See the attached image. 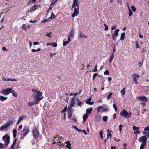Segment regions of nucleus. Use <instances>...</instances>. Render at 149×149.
Wrapping results in <instances>:
<instances>
[{"label": "nucleus", "instance_id": "1", "mask_svg": "<svg viewBox=\"0 0 149 149\" xmlns=\"http://www.w3.org/2000/svg\"><path fill=\"white\" fill-rule=\"evenodd\" d=\"M72 7L74 8V11L72 14V16L73 17H74L76 16H77L79 13V0H73Z\"/></svg>", "mask_w": 149, "mask_h": 149}, {"label": "nucleus", "instance_id": "2", "mask_svg": "<svg viewBox=\"0 0 149 149\" xmlns=\"http://www.w3.org/2000/svg\"><path fill=\"white\" fill-rule=\"evenodd\" d=\"M42 92L37 91L36 93H35L33 94V97L35 99L34 103L35 104H37L42 98L43 97L42 96Z\"/></svg>", "mask_w": 149, "mask_h": 149}, {"label": "nucleus", "instance_id": "3", "mask_svg": "<svg viewBox=\"0 0 149 149\" xmlns=\"http://www.w3.org/2000/svg\"><path fill=\"white\" fill-rule=\"evenodd\" d=\"M138 141L139 142H141L140 147V149H144L147 141V138L144 136H143L139 138Z\"/></svg>", "mask_w": 149, "mask_h": 149}, {"label": "nucleus", "instance_id": "4", "mask_svg": "<svg viewBox=\"0 0 149 149\" xmlns=\"http://www.w3.org/2000/svg\"><path fill=\"white\" fill-rule=\"evenodd\" d=\"M132 114L131 112L128 113L125 109L123 110L120 113V115L125 118H130Z\"/></svg>", "mask_w": 149, "mask_h": 149}, {"label": "nucleus", "instance_id": "5", "mask_svg": "<svg viewBox=\"0 0 149 149\" xmlns=\"http://www.w3.org/2000/svg\"><path fill=\"white\" fill-rule=\"evenodd\" d=\"M13 122V121L12 120H10L7 121L6 124L0 127V131H2L3 130L6 129L10 125L12 124Z\"/></svg>", "mask_w": 149, "mask_h": 149}, {"label": "nucleus", "instance_id": "6", "mask_svg": "<svg viewBox=\"0 0 149 149\" xmlns=\"http://www.w3.org/2000/svg\"><path fill=\"white\" fill-rule=\"evenodd\" d=\"M3 140L4 141L5 146H7L9 143L10 137L9 135H5L3 136Z\"/></svg>", "mask_w": 149, "mask_h": 149}, {"label": "nucleus", "instance_id": "7", "mask_svg": "<svg viewBox=\"0 0 149 149\" xmlns=\"http://www.w3.org/2000/svg\"><path fill=\"white\" fill-rule=\"evenodd\" d=\"M137 100L142 102H146L148 100L147 98L145 96H139L137 97Z\"/></svg>", "mask_w": 149, "mask_h": 149}, {"label": "nucleus", "instance_id": "8", "mask_svg": "<svg viewBox=\"0 0 149 149\" xmlns=\"http://www.w3.org/2000/svg\"><path fill=\"white\" fill-rule=\"evenodd\" d=\"M12 90V88H8L6 89L3 90L2 91V93L3 95H6L11 93Z\"/></svg>", "mask_w": 149, "mask_h": 149}, {"label": "nucleus", "instance_id": "9", "mask_svg": "<svg viewBox=\"0 0 149 149\" xmlns=\"http://www.w3.org/2000/svg\"><path fill=\"white\" fill-rule=\"evenodd\" d=\"M33 133L34 137L36 139L39 135V132L37 128H34L33 130Z\"/></svg>", "mask_w": 149, "mask_h": 149}, {"label": "nucleus", "instance_id": "10", "mask_svg": "<svg viewBox=\"0 0 149 149\" xmlns=\"http://www.w3.org/2000/svg\"><path fill=\"white\" fill-rule=\"evenodd\" d=\"M132 77L134 81H135L136 84L137 83V79L139 78V75L136 74H132Z\"/></svg>", "mask_w": 149, "mask_h": 149}, {"label": "nucleus", "instance_id": "11", "mask_svg": "<svg viewBox=\"0 0 149 149\" xmlns=\"http://www.w3.org/2000/svg\"><path fill=\"white\" fill-rule=\"evenodd\" d=\"M22 134L24 136H26L28 133V127H25L22 130Z\"/></svg>", "mask_w": 149, "mask_h": 149}, {"label": "nucleus", "instance_id": "12", "mask_svg": "<svg viewBox=\"0 0 149 149\" xmlns=\"http://www.w3.org/2000/svg\"><path fill=\"white\" fill-rule=\"evenodd\" d=\"M67 111L68 113L69 117L70 118L72 116L73 109L72 108L68 107Z\"/></svg>", "mask_w": 149, "mask_h": 149}, {"label": "nucleus", "instance_id": "13", "mask_svg": "<svg viewBox=\"0 0 149 149\" xmlns=\"http://www.w3.org/2000/svg\"><path fill=\"white\" fill-rule=\"evenodd\" d=\"M75 104V97L72 98L70 104L68 107L72 108L73 107Z\"/></svg>", "mask_w": 149, "mask_h": 149}, {"label": "nucleus", "instance_id": "14", "mask_svg": "<svg viewBox=\"0 0 149 149\" xmlns=\"http://www.w3.org/2000/svg\"><path fill=\"white\" fill-rule=\"evenodd\" d=\"M91 98L90 97L89 99L86 101L85 102L86 104L89 105H93L94 104V102H91Z\"/></svg>", "mask_w": 149, "mask_h": 149}, {"label": "nucleus", "instance_id": "15", "mask_svg": "<svg viewBox=\"0 0 149 149\" xmlns=\"http://www.w3.org/2000/svg\"><path fill=\"white\" fill-rule=\"evenodd\" d=\"M74 29H71L69 32L68 36L72 37L74 36Z\"/></svg>", "mask_w": 149, "mask_h": 149}, {"label": "nucleus", "instance_id": "16", "mask_svg": "<svg viewBox=\"0 0 149 149\" xmlns=\"http://www.w3.org/2000/svg\"><path fill=\"white\" fill-rule=\"evenodd\" d=\"M40 7V6L38 5H34L30 9V11L32 12L35 10L36 9Z\"/></svg>", "mask_w": 149, "mask_h": 149}, {"label": "nucleus", "instance_id": "17", "mask_svg": "<svg viewBox=\"0 0 149 149\" xmlns=\"http://www.w3.org/2000/svg\"><path fill=\"white\" fill-rule=\"evenodd\" d=\"M65 143L66 144V145H65L66 147L69 149H71V144L70 143L69 141H67L65 142Z\"/></svg>", "mask_w": 149, "mask_h": 149}, {"label": "nucleus", "instance_id": "18", "mask_svg": "<svg viewBox=\"0 0 149 149\" xmlns=\"http://www.w3.org/2000/svg\"><path fill=\"white\" fill-rule=\"evenodd\" d=\"M102 110L104 112H106L108 111V107L107 105H104L102 107Z\"/></svg>", "mask_w": 149, "mask_h": 149}, {"label": "nucleus", "instance_id": "19", "mask_svg": "<svg viewBox=\"0 0 149 149\" xmlns=\"http://www.w3.org/2000/svg\"><path fill=\"white\" fill-rule=\"evenodd\" d=\"M79 37L81 38H86L87 37V35L84 34L81 32H80V34L78 35Z\"/></svg>", "mask_w": 149, "mask_h": 149}, {"label": "nucleus", "instance_id": "20", "mask_svg": "<svg viewBox=\"0 0 149 149\" xmlns=\"http://www.w3.org/2000/svg\"><path fill=\"white\" fill-rule=\"evenodd\" d=\"M107 131L108 133H107V139H108L109 137H110V139H111L112 137V134L111 133V131H110L109 129H108L107 130Z\"/></svg>", "mask_w": 149, "mask_h": 149}, {"label": "nucleus", "instance_id": "21", "mask_svg": "<svg viewBox=\"0 0 149 149\" xmlns=\"http://www.w3.org/2000/svg\"><path fill=\"white\" fill-rule=\"evenodd\" d=\"M93 110L92 108L91 107L90 108H88L86 109V113L88 115V114H90L91 113L92 111Z\"/></svg>", "mask_w": 149, "mask_h": 149}, {"label": "nucleus", "instance_id": "22", "mask_svg": "<svg viewBox=\"0 0 149 149\" xmlns=\"http://www.w3.org/2000/svg\"><path fill=\"white\" fill-rule=\"evenodd\" d=\"M24 118V116H22L20 117L18 119L17 124H19L21 121H22Z\"/></svg>", "mask_w": 149, "mask_h": 149}, {"label": "nucleus", "instance_id": "23", "mask_svg": "<svg viewBox=\"0 0 149 149\" xmlns=\"http://www.w3.org/2000/svg\"><path fill=\"white\" fill-rule=\"evenodd\" d=\"M119 31V30L118 29H117L115 30L114 31V33L113 34V35H114L115 36L117 37L118 35V33Z\"/></svg>", "mask_w": 149, "mask_h": 149}, {"label": "nucleus", "instance_id": "24", "mask_svg": "<svg viewBox=\"0 0 149 149\" xmlns=\"http://www.w3.org/2000/svg\"><path fill=\"white\" fill-rule=\"evenodd\" d=\"M147 131L149 132V127L148 126L146 127L144 129V130L143 132V134L144 135H146V132Z\"/></svg>", "mask_w": 149, "mask_h": 149}, {"label": "nucleus", "instance_id": "25", "mask_svg": "<svg viewBox=\"0 0 149 149\" xmlns=\"http://www.w3.org/2000/svg\"><path fill=\"white\" fill-rule=\"evenodd\" d=\"M7 99V97H4L2 95H0V100L2 101H4Z\"/></svg>", "mask_w": 149, "mask_h": 149}, {"label": "nucleus", "instance_id": "26", "mask_svg": "<svg viewBox=\"0 0 149 149\" xmlns=\"http://www.w3.org/2000/svg\"><path fill=\"white\" fill-rule=\"evenodd\" d=\"M128 10H129V16H131L133 15V12L129 6H128Z\"/></svg>", "mask_w": 149, "mask_h": 149}, {"label": "nucleus", "instance_id": "27", "mask_svg": "<svg viewBox=\"0 0 149 149\" xmlns=\"http://www.w3.org/2000/svg\"><path fill=\"white\" fill-rule=\"evenodd\" d=\"M88 116L87 114L85 113L83 116V120L84 121H85L86 120L87 118L88 117Z\"/></svg>", "mask_w": 149, "mask_h": 149}, {"label": "nucleus", "instance_id": "28", "mask_svg": "<svg viewBox=\"0 0 149 149\" xmlns=\"http://www.w3.org/2000/svg\"><path fill=\"white\" fill-rule=\"evenodd\" d=\"M125 33V32L122 33L121 34L120 39L121 40H124Z\"/></svg>", "mask_w": 149, "mask_h": 149}, {"label": "nucleus", "instance_id": "29", "mask_svg": "<svg viewBox=\"0 0 149 149\" xmlns=\"http://www.w3.org/2000/svg\"><path fill=\"white\" fill-rule=\"evenodd\" d=\"M114 58V55L113 54H112L111 55L110 58L109 59V62L110 63H111V62L113 60V59Z\"/></svg>", "mask_w": 149, "mask_h": 149}, {"label": "nucleus", "instance_id": "30", "mask_svg": "<svg viewBox=\"0 0 149 149\" xmlns=\"http://www.w3.org/2000/svg\"><path fill=\"white\" fill-rule=\"evenodd\" d=\"M13 137L14 138L16 137L17 134V130L16 129H14L13 130Z\"/></svg>", "mask_w": 149, "mask_h": 149}, {"label": "nucleus", "instance_id": "31", "mask_svg": "<svg viewBox=\"0 0 149 149\" xmlns=\"http://www.w3.org/2000/svg\"><path fill=\"white\" fill-rule=\"evenodd\" d=\"M11 93L13 95L14 97H16L17 95V93L15 92L13 90H12Z\"/></svg>", "mask_w": 149, "mask_h": 149}, {"label": "nucleus", "instance_id": "32", "mask_svg": "<svg viewBox=\"0 0 149 149\" xmlns=\"http://www.w3.org/2000/svg\"><path fill=\"white\" fill-rule=\"evenodd\" d=\"M56 17L55 15L52 12L51 13V16L50 18V19L53 18L54 19L56 18Z\"/></svg>", "mask_w": 149, "mask_h": 149}, {"label": "nucleus", "instance_id": "33", "mask_svg": "<svg viewBox=\"0 0 149 149\" xmlns=\"http://www.w3.org/2000/svg\"><path fill=\"white\" fill-rule=\"evenodd\" d=\"M2 79L5 81H10V78H6L5 77H3L2 78Z\"/></svg>", "mask_w": 149, "mask_h": 149}, {"label": "nucleus", "instance_id": "34", "mask_svg": "<svg viewBox=\"0 0 149 149\" xmlns=\"http://www.w3.org/2000/svg\"><path fill=\"white\" fill-rule=\"evenodd\" d=\"M97 65L95 66L94 68L92 70V71L94 72H97Z\"/></svg>", "mask_w": 149, "mask_h": 149}, {"label": "nucleus", "instance_id": "35", "mask_svg": "<svg viewBox=\"0 0 149 149\" xmlns=\"http://www.w3.org/2000/svg\"><path fill=\"white\" fill-rule=\"evenodd\" d=\"M131 8L134 12H135L136 11V8L134 6H132Z\"/></svg>", "mask_w": 149, "mask_h": 149}, {"label": "nucleus", "instance_id": "36", "mask_svg": "<svg viewBox=\"0 0 149 149\" xmlns=\"http://www.w3.org/2000/svg\"><path fill=\"white\" fill-rule=\"evenodd\" d=\"M104 74L105 75H108L109 74V72L108 70H107L104 72Z\"/></svg>", "mask_w": 149, "mask_h": 149}, {"label": "nucleus", "instance_id": "37", "mask_svg": "<svg viewBox=\"0 0 149 149\" xmlns=\"http://www.w3.org/2000/svg\"><path fill=\"white\" fill-rule=\"evenodd\" d=\"M133 129L134 130H138L140 129V128L139 127H136L135 126H133L132 127Z\"/></svg>", "mask_w": 149, "mask_h": 149}, {"label": "nucleus", "instance_id": "38", "mask_svg": "<svg viewBox=\"0 0 149 149\" xmlns=\"http://www.w3.org/2000/svg\"><path fill=\"white\" fill-rule=\"evenodd\" d=\"M100 135V138L101 139H103V133L102 131H101L99 133Z\"/></svg>", "mask_w": 149, "mask_h": 149}, {"label": "nucleus", "instance_id": "39", "mask_svg": "<svg viewBox=\"0 0 149 149\" xmlns=\"http://www.w3.org/2000/svg\"><path fill=\"white\" fill-rule=\"evenodd\" d=\"M108 117L107 116H104L103 117V120L104 121L107 122V121Z\"/></svg>", "mask_w": 149, "mask_h": 149}, {"label": "nucleus", "instance_id": "40", "mask_svg": "<svg viewBox=\"0 0 149 149\" xmlns=\"http://www.w3.org/2000/svg\"><path fill=\"white\" fill-rule=\"evenodd\" d=\"M102 106H99L97 108V112L98 113H99L100 112V109H102Z\"/></svg>", "mask_w": 149, "mask_h": 149}, {"label": "nucleus", "instance_id": "41", "mask_svg": "<svg viewBox=\"0 0 149 149\" xmlns=\"http://www.w3.org/2000/svg\"><path fill=\"white\" fill-rule=\"evenodd\" d=\"M68 108H67V107H65L63 109L61 113H64L65 112L67 111Z\"/></svg>", "mask_w": 149, "mask_h": 149}, {"label": "nucleus", "instance_id": "42", "mask_svg": "<svg viewBox=\"0 0 149 149\" xmlns=\"http://www.w3.org/2000/svg\"><path fill=\"white\" fill-rule=\"evenodd\" d=\"M16 143V140H14L13 144L12 145L11 148H14V146Z\"/></svg>", "mask_w": 149, "mask_h": 149}, {"label": "nucleus", "instance_id": "43", "mask_svg": "<svg viewBox=\"0 0 149 149\" xmlns=\"http://www.w3.org/2000/svg\"><path fill=\"white\" fill-rule=\"evenodd\" d=\"M125 92V88H123L122 90L120 91V92L123 94V95H124Z\"/></svg>", "mask_w": 149, "mask_h": 149}, {"label": "nucleus", "instance_id": "44", "mask_svg": "<svg viewBox=\"0 0 149 149\" xmlns=\"http://www.w3.org/2000/svg\"><path fill=\"white\" fill-rule=\"evenodd\" d=\"M112 95V93H109L108 95L107 96V98L108 100H109L110 99Z\"/></svg>", "mask_w": 149, "mask_h": 149}, {"label": "nucleus", "instance_id": "45", "mask_svg": "<svg viewBox=\"0 0 149 149\" xmlns=\"http://www.w3.org/2000/svg\"><path fill=\"white\" fill-rule=\"evenodd\" d=\"M96 119L97 121H99L100 119V117L99 115H98L96 117Z\"/></svg>", "mask_w": 149, "mask_h": 149}, {"label": "nucleus", "instance_id": "46", "mask_svg": "<svg viewBox=\"0 0 149 149\" xmlns=\"http://www.w3.org/2000/svg\"><path fill=\"white\" fill-rule=\"evenodd\" d=\"M119 131H120V133H121L122 132V128L123 127L122 125L120 124L119 125Z\"/></svg>", "mask_w": 149, "mask_h": 149}, {"label": "nucleus", "instance_id": "47", "mask_svg": "<svg viewBox=\"0 0 149 149\" xmlns=\"http://www.w3.org/2000/svg\"><path fill=\"white\" fill-rule=\"evenodd\" d=\"M69 42L68 41H64L63 42V45L64 46H65L67 45L68 44Z\"/></svg>", "mask_w": 149, "mask_h": 149}, {"label": "nucleus", "instance_id": "48", "mask_svg": "<svg viewBox=\"0 0 149 149\" xmlns=\"http://www.w3.org/2000/svg\"><path fill=\"white\" fill-rule=\"evenodd\" d=\"M143 62V60L142 62H139V63L138 64V65H139V67H140L142 65Z\"/></svg>", "mask_w": 149, "mask_h": 149}, {"label": "nucleus", "instance_id": "49", "mask_svg": "<svg viewBox=\"0 0 149 149\" xmlns=\"http://www.w3.org/2000/svg\"><path fill=\"white\" fill-rule=\"evenodd\" d=\"M57 44L55 42H52V45L54 47H56L57 46Z\"/></svg>", "mask_w": 149, "mask_h": 149}, {"label": "nucleus", "instance_id": "50", "mask_svg": "<svg viewBox=\"0 0 149 149\" xmlns=\"http://www.w3.org/2000/svg\"><path fill=\"white\" fill-rule=\"evenodd\" d=\"M77 105L81 107L82 105V102L79 101L78 102V103H77Z\"/></svg>", "mask_w": 149, "mask_h": 149}, {"label": "nucleus", "instance_id": "51", "mask_svg": "<svg viewBox=\"0 0 149 149\" xmlns=\"http://www.w3.org/2000/svg\"><path fill=\"white\" fill-rule=\"evenodd\" d=\"M140 133V132L139 130H136L134 132V134H138Z\"/></svg>", "mask_w": 149, "mask_h": 149}, {"label": "nucleus", "instance_id": "52", "mask_svg": "<svg viewBox=\"0 0 149 149\" xmlns=\"http://www.w3.org/2000/svg\"><path fill=\"white\" fill-rule=\"evenodd\" d=\"M104 25L105 27L104 30L107 31L108 30V27L107 26L105 23L104 24Z\"/></svg>", "mask_w": 149, "mask_h": 149}, {"label": "nucleus", "instance_id": "53", "mask_svg": "<svg viewBox=\"0 0 149 149\" xmlns=\"http://www.w3.org/2000/svg\"><path fill=\"white\" fill-rule=\"evenodd\" d=\"M56 138H58V139H61L62 138V137L59 136H56L54 137V139H56ZM53 140H54V139H53Z\"/></svg>", "mask_w": 149, "mask_h": 149}, {"label": "nucleus", "instance_id": "54", "mask_svg": "<svg viewBox=\"0 0 149 149\" xmlns=\"http://www.w3.org/2000/svg\"><path fill=\"white\" fill-rule=\"evenodd\" d=\"M4 148L3 144L0 142V149Z\"/></svg>", "mask_w": 149, "mask_h": 149}, {"label": "nucleus", "instance_id": "55", "mask_svg": "<svg viewBox=\"0 0 149 149\" xmlns=\"http://www.w3.org/2000/svg\"><path fill=\"white\" fill-rule=\"evenodd\" d=\"M22 27L23 29L25 30H27V28L26 27V26L25 24H23L22 26Z\"/></svg>", "mask_w": 149, "mask_h": 149}, {"label": "nucleus", "instance_id": "56", "mask_svg": "<svg viewBox=\"0 0 149 149\" xmlns=\"http://www.w3.org/2000/svg\"><path fill=\"white\" fill-rule=\"evenodd\" d=\"M113 107L115 110V112H116V111H117V108L116 107V104L115 103L113 105Z\"/></svg>", "mask_w": 149, "mask_h": 149}, {"label": "nucleus", "instance_id": "57", "mask_svg": "<svg viewBox=\"0 0 149 149\" xmlns=\"http://www.w3.org/2000/svg\"><path fill=\"white\" fill-rule=\"evenodd\" d=\"M97 75V73H94V74H93V80H94L96 77Z\"/></svg>", "mask_w": 149, "mask_h": 149}, {"label": "nucleus", "instance_id": "58", "mask_svg": "<svg viewBox=\"0 0 149 149\" xmlns=\"http://www.w3.org/2000/svg\"><path fill=\"white\" fill-rule=\"evenodd\" d=\"M140 104L143 107H145L146 105V104L145 103L142 102L140 103Z\"/></svg>", "mask_w": 149, "mask_h": 149}, {"label": "nucleus", "instance_id": "59", "mask_svg": "<svg viewBox=\"0 0 149 149\" xmlns=\"http://www.w3.org/2000/svg\"><path fill=\"white\" fill-rule=\"evenodd\" d=\"M116 25H115L111 27V29L112 30H114L116 29Z\"/></svg>", "mask_w": 149, "mask_h": 149}, {"label": "nucleus", "instance_id": "60", "mask_svg": "<svg viewBox=\"0 0 149 149\" xmlns=\"http://www.w3.org/2000/svg\"><path fill=\"white\" fill-rule=\"evenodd\" d=\"M52 34V33L51 32H50L48 34H47L46 36H48V37H52V36L51 35Z\"/></svg>", "mask_w": 149, "mask_h": 149}, {"label": "nucleus", "instance_id": "61", "mask_svg": "<svg viewBox=\"0 0 149 149\" xmlns=\"http://www.w3.org/2000/svg\"><path fill=\"white\" fill-rule=\"evenodd\" d=\"M56 54V53H54V54H53L51 53L50 54V56L51 57H52L53 56L55 55Z\"/></svg>", "mask_w": 149, "mask_h": 149}, {"label": "nucleus", "instance_id": "62", "mask_svg": "<svg viewBox=\"0 0 149 149\" xmlns=\"http://www.w3.org/2000/svg\"><path fill=\"white\" fill-rule=\"evenodd\" d=\"M136 48H140V47L139 46L138 42H136Z\"/></svg>", "mask_w": 149, "mask_h": 149}, {"label": "nucleus", "instance_id": "63", "mask_svg": "<svg viewBox=\"0 0 149 149\" xmlns=\"http://www.w3.org/2000/svg\"><path fill=\"white\" fill-rule=\"evenodd\" d=\"M10 81H13L14 82H15V81H17V80L15 79L12 78V79H10Z\"/></svg>", "mask_w": 149, "mask_h": 149}, {"label": "nucleus", "instance_id": "64", "mask_svg": "<svg viewBox=\"0 0 149 149\" xmlns=\"http://www.w3.org/2000/svg\"><path fill=\"white\" fill-rule=\"evenodd\" d=\"M82 132H83L86 135H87V133L86 131L85 130H83L82 131Z\"/></svg>", "mask_w": 149, "mask_h": 149}]
</instances>
